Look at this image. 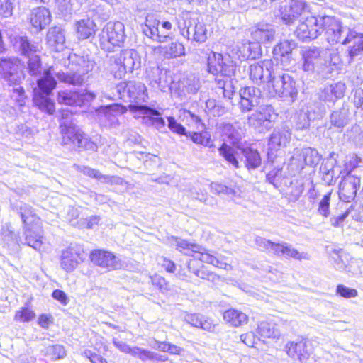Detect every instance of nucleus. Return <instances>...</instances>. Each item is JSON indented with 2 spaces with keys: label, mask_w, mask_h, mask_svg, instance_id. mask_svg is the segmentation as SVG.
Listing matches in <instances>:
<instances>
[{
  "label": "nucleus",
  "mask_w": 363,
  "mask_h": 363,
  "mask_svg": "<svg viewBox=\"0 0 363 363\" xmlns=\"http://www.w3.org/2000/svg\"><path fill=\"white\" fill-rule=\"evenodd\" d=\"M220 155L231 164L234 168L240 167V162L238 160L237 155L242 154L244 157V162L248 170L255 169L260 166L262 160L259 153L257 150L250 147H236L228 145L223 143L218 149Z\"/></svg>",
  "instance_id": "nucleus-1"
},
{
  "label": "nucleus",
  "mask_w": 363,
  "mask_h": 363,
  "mask_svg": "<svg viewBox=\"0 0 363 363\" xmlns=\"http://www.w3.org/2000/svg\"><path fill=\"white\" fill-rule=\"evenodd\" d=\"M70 69L73 73L59 72L57 79L65 83L72 85H79L83 81V75L92 71L95 67V62L89 57L80 56L76 54L69 55Z\"/></svg>",
  "instance_id": "nucleus-2"
},
{
  "label": "nucleus",
  "mask_w": 363,
  "mask_h": 363,
  "mask_svg": "<svg viewBox=\"0 0 363 363\" xmlns=\"http://www.w3.org/2000/svg\"><path fill=\"white\" fill-rule=\"evenodd\" d=\"M175 245L177 250L193 257L194 259L227 270L231 269V266L227 264L223 258L215 257L198 245L190 243L185 240L175 238Z\"/></svg>",
  "instance_id": "nucleus-3"
},
{
  "label": "nucleus",
  "mask_w": 363,
  "mask_h": 363,
  "mask_svg": "<svg viewBox=\"0 0 363 363\" xmlns=\"http://www.w3.org/2000/svg\"><path fill=\"white\" fill-rule=\"evenodd\" d=\"M302 69L305 72H322L328 66V57H336L337 55L328 54V51L317 47H305L301 51Z\"/></svg>",
  "instance_id": "nucleus-4"
},
{
  "label": "nucleus",
  "mask_w": 363,
  "mask_h": 363,
  "mask_svg": "<svg viewBox=\"0 0 363 363\" xmlns=\"http://www.w3.org/2000/svg\"><path fill=\"white\" fill-rule=\"evenodd\" d=\"M125 38V26L120 21L107 23L99 34L100 45L107 51L112 50L114 47L121 46Z\"/></svg>",
  "instance_id": "nucleus-5"
},
{
  "label": "nucleus",
  "mask_w": 363,
  "mask_h": 363,
  "mask_svg": "<svg viewBox=\"0 0 363 363\" xmlns=\"http://www.w3.org/2000/svg\"><path fill=\"white\" fill-rule=\"evenodd\" d=\"M269 93L273 96L289 98L294 101L298 94L296 82L287 73L274 76L270 80Z\"/></svg>",
  "instance_id": "nucleus-6"
},
{
  "label": "nucleus",
  "mask_w": 363,
  "mask_h": 363,
  "mask_svg": "<svg viewBox=\"0 0 363 363\" xmlns=\"http://www.w3.org/2000/svg\"><path fill=\"white\" fill-rule=\"evenodd\" d=\"M323 31L329 43L345 44L351 40L348 29L343 28L340 21L333 16H321V33Z\"/></svg>",
  "instance_id": "nucleus-7"
},
{
  "label": "nucleus",
  "mask_w": 363,
  "mask_h": 363,
  "mask_svg": "<svg viewBox=\"0 0 363 363\" xmlns=\"http://www.w3.org/2000/svg\"><path fill=\"white\" fill-rule=\"evenodd\" d=\"M140 65L138 53L133 50H123L115 59L112 72L116 78L122 79L128 72H132Z\"/></svg>",
  "instance_id": "nucleus-8"
},
{
  "label": "nucleus",
  "mask_w": 363,
  "mask_h": 363,
  "mask_svg": "<svg viewBox=\"0 0 363 363\" xmlns=\"http://www.w3.org/2000/svg\"><path fill=\"white\" fill-rule=\"evenodd\" d=\"M172 28V24L169 21H165L160 23L153 15H148L143 26V32L153 40L164 43L169 37Z\"/></svg>",
  "instance_id": "nucleus-9"
},
{
  "label": "nucleus",
  "mask_w": 363,
  "mask_h": 363,
  "mask_svg": "<svg viewBox=\"0 0 363 363\" xmlns=\"http://www.w3.org/2000/svg\"><path fill=\"white\" fill-rule=\"evenodd\" d=\"M117 89L124 101H145L148 98L146 86L140 82H123L118 85Z\"/></svg>",
  "instance_id": "nucleus-10"
},
{
  "label": "nucleus",
  "mask_w": 363,
  "mask_h": 363,
  "mask_svg": "<svg viewBox=\"0 0 363 363\" xmlns=\"http://www.w3.org/2000/svg\"><path fill=\"white\" fill-rule=\"evenodd\" d=\"M182 19L183 23L178 22V28L182 35L190 40V28L191 26H194V33L192 34L191 39L199 43H204L206 40L207 29L203 23L199 22L196 18L189 16V14L184 15Z\"/></svg>",
  "instance_id": "nucleus-11"
},
{
  "label": "nucleus",
  "mask_w": 363,
  "mask_h": 363,
  "mask_svg": "<svg viewBox=\"0 0 363 363\" xmlns=\"http://www.w3.org/2000/svg\"><path fill=\"white\" fill-rule=\"evenodd\" d=\"M307 4L303 0H288L279 8V15L284 23L291 25L307 10Z\"/></svg>",
  "instance_id": "nucleus-12"
},
{
  "label": "nucleus",
  "mask_w": 363,
  "mask_h": 363,
  "mask_svg": "<svg viewBox=\"0 0 363 363\" xmlns=\"http://www.w3.org/2000/svg\"><path fill=\"white\" fill-rule=\"evenodd\" d=\"M208 72L214 75L231 77L235 72V67L228 57L224 58L222 54L212 52L208 57Z\"/></svg>",
  "instance_id": "nucleus-13"
},
{
  "label": "nucleus",
  "mask_w": 363,
  "mask_h": 363,
  "mask_svg": "<svg viewBox=\"0 0 363 363\" xmlns=\"http://www.w3.org/2000/svg\"><path fill=\"white\" fill-rule=\"evenodd\" d=\"M321 33V16H307L301 21L295 34L302 40H313Z\"/></svg>",
  "instance_id": "nucleus-14"
},
{
  "label": "nucleus",
  "mask_w": 363,
  "mask_h": 363,
  "mask_svg": "<svg viewBox=\"0 0 363 363\" xmlns=\"http://www.w3.org/2000/svg\"><path fill=\"white\" fill-rule=\"evenodd\" d=\"M0 75L10 84H19L23 77L20 60L17 58L1 59Z\"/></svg>",
  "instance_id": "nucleus-15"
},
{
  "label": "nucleus",
  "mask_w": 363,
  "mask_h": 363,
  "mask_svg": "<svg viewBox=\"0 0 363 363\" xmlns=\"http://www.w3.org/2000/svg\"><path fill=\"white\" fill-rule=\"evenodd\" d=\"M273 66L272 60H264L250 65L248 68L250 79L257 84L266 82H270L272 78Z\"/></svg>",
  "instance_id": "nucleus-16"
},
{
  "label": "nucleus",
  "mask_w": 363,
  "mask_h": 363,
  "mask_svg": "<svg viewBox=\"0 0 363 363\" xmlns=\"http://www.w3.org/2000/svg\"><path fill=\"white\" fill-rule=\"evenodd\" d=\"M91 261L106 271L118 270L123 267V264L119 257L113 252L102 250H93L90 255Z\"/></svg>",
  "instance_id": "nucleus-17"
},
{
  "label": "nucleus",
  "mask_w": 363,
  "mask_h": 363,
  "mask_svg": "<svg viewBox=\"0 0 363 363\" xmlns=\"http://www.w3.org/2000/svg\"><path fill=\"white\" fill-rule=\"evenodd\" d=\"M291 131L288 128H281L274 130L269 141L268 160L272 163L275 153L287 146L291 140Z\"/></svg>",
  "instance_id": "nucleus-18"
},
{
  "label": "nucleus",
  "mask_w": 363,
  "mask_h": 363,
  "mask_svg": "<svg viewBox=\"0 0 363 363\" xmlns=\"http://www.w3.org/2000/svg\"><path fill=\"white\" fill-rule=\"evenodd\" d=\"M320 156L318 151L311 147L296 150L291 158L290 165L296 170L301 171L305 165H313L319 162Z\"/></svg>",
  "instance_id": "nucleus-19"
},
{
  "label": "nucleus",
  "mask_w": 363,
  "mask_h": 363,
  "mask_svg": "<svg viewBox=\"0 0 363 363\" xmlns=\"http://www.w3.org/2000/svg\"><path fill=\"white\" fill-rule=\"evenodd\" d=\"M231 55L241 60H255L260 57L261 46L255 42H239L230 50Z\"/></svg>",
  "instance_id": "nucleus-20"
},
{
  "label": "nucleus",
  "mask_w": 363,
  "mask_h": 363,
  "mask_svg": "<svg viewBox=\"0 0 363 363\" xmlns=\"http://www.w3.org/2000/svg\"><path fill=\"white\" fill-rule=\"evenodd\" d=\"M360 186V179L352 174L345 176L339 185V196L344 202H350L356 196Z\"/></svg>",
  "instance_id": "nucleus-21"
},
{
  "label": "nucleus",
  "mask_w": 363,
  "mask_h": 363,
  "mask_svg": "<svg viewBox=\"0 0 363 363\" xmlns=\"http://www.w3.org/2000/svg\"><path fill=\"white\" fill-rule=\"evenodd\" d=\"M276 30L274 26L270 23L260 22L251 29V37L256 43L260 45L272 43L275 38Z\"/></svg>",
  "instance_id": "nucleus-22"
},
{
  "label": "nucleus",
  "mask_w": 363,
  "mask_h": 363,
  "mask_svg": "<svg viewBox=\"0 0 363 363\" xmlns=\"http://www.w3.org/2000/svg\"><path fill=\"white\" fill-rule=\"evenodd\" d=\"M240 106L242 112H248L260 103L261 91L254 86H247L240 91Z\"/></svg>",
  "instance_id": "nucleus-23"
},
{
  "label": "nucleus",
  "mask_w": 363,
  "mask_h": 363,
  "mask_svg": "<svg viewBox=\"0 0 363 363\" xmlns=\"http://www.w3.org/2000/svg\"><path fill=\"white\" fill-rule=\"evenodd\" d=\"M29 21L35 31L44 29L51 21L50 11L45 7H36L31 10Z\"/></svg>",
  "instance_id": "nucleus-24"
},
{
  "label": "nucleus",
  "mask_w": 363,
  "mask_h": 363,
  "mask_svg": "<svg viewBox=\"0 0 363 363\" xmlns=\"http://www.w3.org/2000/svg\"><path fill=\"white\" fill-rule=\"evenodd\" d=\"M13 45L26 57L40 54L42 46L40 43L31 42L26 36H16L11 39Z\"/></svg>",
  "instance_id": "nucleus-25"
},
{
  "label": "nucleus",
  "mask_w": 363,
  "mask_h": 363,
  "mask_svg": "<svg viewBox=\"0 0 363 363\" xmlns=\"http://www.w3.org/2000/svg\"><path fill=\"white\" fill-rule=\"evenodd\" d=\"M296 48L294 40H284L276 45L273 49L274 57L280 60L284 66H288L291 62V52Z\"/></svg>",
  "instance_id": "nucleus-26"
},
{
  "label": "nucleus",
  "mask_w": 363,
  "mask_h": 363,
  "mask_svg": "<svg viewBox=\"0 0 363 363\" xmlns=\"http://www.w3.org/2000/svg\"><path fill=\"white\" fill-rule=\"evenodd\" d=\"M285 350L288 356L300 362L308 359L310 355L307 350V342L305 340L289 342L285 346Z\"/></svg>",
  "instance_id": "nucleus-27"
},
{
  "label": "nucleus",
  "mask_w": 363,
  "mask_h": 363,
  "mask_svg": "<svg viewBox=\"0 0 363 363\" xmlns=\"http://www.w3.org/2000/svg\"><path fill=\"white\" fill-rule=\"evenodd\" d=\"M146 74L149 84L153 89L163 92L166 91L168 87V82L166 79L165 72H163L158 66H154L147 69Z\"/></svg>",
  "instance_id": "nucleus-28"
},
{
  "label": "nucleus",
  "mask_w": 363,
  "mask_h": 363,
  "mask_svg": "<svg viewBox=\"0 0 363 363\" xmlns=\"http://www.w3.org/2000/svg\"><path fill=\"white\" fill-rule=\"evenodd\" d=\"M273 114L274 111L271 106L262 105L248 117V124L255 128H260L265 122L271 121Z\"/></svg>",
  "instance_id": "nucleus-29"
},
{
  "label": "nucleus",
  "mask_w": 363,
  "mask_h": 363,
  "mask_svg": "<svg viewBox=\"0 0 363 363\" xmlns=\"http://www.w3.org/2000/svg\"><path fill=\"white\" fill-rule=\"evenodd\" d=\"M184 321L193 327L201 328L208 332H213L216 328V324L208 318L200 313H186L183 317Z\"/></svg>",
  "instance_id": "nucleus-30"
},
{
  "label": "nucleus",
  "mask_w": 363,
  "mask_h": 363,
  "mask_svg": "<svg viewBox=\"0 0 363 363\" xmlns=\"http://www.w3.org/2000/svg\"><path fill=\"white\" fill-rule=\"evenodd\" d=\"M60 128L62 137V143L64 145H76L82 133L81 130L75 126L72 121H62Z\"/></svg>",
  "instance_id": "nucleus-31"
},
{
  "label": "nucleus",
  "mask_w": 363,
  "mask_h": 363,
  "mask_svg": "<svg viewBox=\"0 0 363 363\" xmlns=\"http://www.w3.org/2000/svg\"><path fill=\"white\" fill-rule=\"evenodd\" d=\"M26 244L35 249L40 250L43 244L42 223L25 226Z\"/></svg>",
  "instance_id": "nucleus-32"
},
{
  "label": "nucleus",
  "mask_w": 363,
  "mask_h": 363,
  "mask_svg": "<svg viewBox=\"0 0 363 363\" xmlns=\"http://www.w3.org/2000/svg\"><path fill=\"white\" fill-rule=\"evenodd\" d=\"M346 89L345 83L337 82L326 85L321 91L320 97L325 101L334 102L337 99L342 98Z\"/></svg>",
  "instance_id": "nucleus-33"
},
{
  "label": "nucleus",
  "mask_w": 363,
  "mask_h": 363,
  "mask_svg": "<svg viewBox=\"0 0 363 363\" xmlns=\"http://www.w3.org/2000/svg\"><path fill=\"white\" fill-rule=\"evenodd\" d=\"M47 43L55 51H61L65 48L64 30L60 27L50 28L46 37Z\"/></svg>",
  "instance_id": "nucleus-34"
},
{
  "label": "nucleus",
  "mask_w": 363,
  "mask_h": 363,
  "mask_svg": "<svg viewBox=\"0 0 363 363\" xmlns=\"http://www.w3.org/2000/svg\"><path fill=\"white\" fill-rule=\"evenodd\" d=\"M58 73H56L52 67L44 72L43 76L38 80V86L43 94L48 96L55 88L57 82L54 76L57 77Z\"/></svg>",
  "instance_id": "nucleus-35"
},
{
  "label": "nucleus",
  "mask_w": 363,
  "mask_h": 363,
  "mask_svg": "<svg viewBox=\"0 0 363 363\" xmlns=\"http://www.w3.org/2000/svg\"><path fill=\"white\" fill-rule=\"evenodd\" d=\"M80 255L72 249L64 250L61 255V267L67 272H72L82 262Z\"/></svg>",
  "instance_id": "nucleus-36"
},
{
  "label": "nucleus",
  "mask_w": 363,
  "mask_h": 363,
  "mask_svg": "<svg viewBox=\"0 0 363 363\" xmlns=\"http://www.w3.org/2000/svg\"><path fill=\"white\" fill-rule=\"evenodd\" d=\"M13 208L18 211L25 226L41 224L40 218L35 215L34 210L28 204L21 203Z\"/></svg>",
  "instance_id": "nucleus-37"
},
{
  "label": "nucleus",
  "mask_w": 363,
  "mask_h": 363,
  "mask_svg": "<svg viewBox=\"0 0 363 363\" xmlns=\"http://www.w3.org/2000/svg\"><path fill=\"white\" fill-rule=\"evenodd\" d=\"M76 30L79 40L91 37L96 31V25L89 18L82 19L76 23Z\"/></svg>",
  "instance_id": "nucleus-38"
},
{
  "label": "nucleus",
  "mask_w": 363,
  "mask_h": 363,
  "mask_svg": "<svg viewBox=\"0 0 363 363\" xmlns=\"http://www.w3.org/2000/svg\"><path fill=\"white\" fill-rule=\"evenodd\" d=\"M257 332L260 337L264 338L279 340L281 336V333L277 328V325L268 321L260 322L258 324Z\"/></svg>",
  "instance_id": "nucleus-39"
},
{
  "label": "nucleus",
  "mask_w": 363,
  "mask_h": 363,
  "mask_svg": "<svg viewBox=\"0 0 363 363\" xmlns=\"http://www.w3.org/2000/svg\"><path fill=\"white\" fill-rule=\"evenodd\" d=\"M224 320L233 327H239L248 321L247 315L238 310L229 309L223 313Z\"/></svg>",
  "instance_id": "nucleus-40"
},
{
  "label": "nucleus",
  "mask_w": 363,
  "mask_h": 363,
  "mask_svg": "<svg viewBox=\"0 0 363 363\" xmlns=\"http://www.w3.org/2000/svg\"><path fill=\"white\" fill-rule=\"evenodd\" d=\"M129 111L133 113L135 118H141L144 124L147 121V118L152 115H161V113L155 109L145 105L130 104L128 106Z\"/></svg>",
  "instance_id": "nucleus-41"
},
{
  "label": "nucleus",
  "mask_w": 363,
  "mask_h": 363,
  "mask_svg": "<svg viewBox=\"0 0 363 363\" xmlns=\"http://www.w3.org/2000/svg\"><path fill=\"white\" fill-rule=\"evenodd\" d=\"M158 49L160 53L167 59L179 57L185 54L184 46L179 42H172L168 45L160 46Z\"/></svg>",
  "instance_id": "nucleus-42"
},
{
  "label": "nucleus",
  "mask_w": 363,
  "mask_h": 363,
  "mask_svg": "<svg viewBox=\"0 0 363 363\" xmlns=\"http://www.w3.org/2000/svg\"><path fill=\"white\" fill-rule=\"evenodd\" d=\"M349 121V110L342 108L330 115V125L342 130Z\"/></svg>",
  "instance_id": "nucleus-43"
},
{
  "label": "nucleus",
  "mask_w": 363,
  "mask_h": 363,
  "mask_svg": "<svg viewBox=\"0 0 363 363\" xmlns=\"http://www.w3.org/2000/svg\"><path fill=\"white\" fill-rule=\"evenodd\" d=\"M57 101L59 104L68 106L80 105L82 100L79 94L76 91H61L58 93Z\"/></svg>",
  "instance_id": "nucleus-44"
},
{
  "label": "nucleus",
  "mask_w": 363,
  "mask_h": 363,
  "mask_svg": "<svg viewBox=\"0 0 363 363\" xmlns=\"http://www.w3.org/2000/svg\"><path fill=\"white\" fill-rule=\"evenodd\" d=\"M33 101L35 104L42 111L46 112L50 115L54 113L55 111V103L47 96H43L41 95L35 94Z\"/></svg>",
  "instance_id": "nucleus-45"
},
{
  "label": "nucleus",
  "mask_w": 363,
  "mask_h": 363,
  "mask_svg": "<svg viewBox=\"0 0 363 363\" xmlns=\"http://www.w3.org/2000/svg\"><path fill=\"white\" fill-rule=\"evenodd\" d=\"M183 121H184L189 126L197 130H201L204 128V125L202 123L200 118L192 113L188 110H184L182 112Z\"/></svg>",
  "instance_id": "nucleus-46"
},
{
  "label": "nucleus",
  "mask_w": 363,
  "mask_h": 363,
  "mask_svg": "<svg viewBox=\"0 0 363 363\" xmlns=\"http://www.w3.org/2000/svg\"><path fill=\"white\" fill-rule=\"evenodd\" d=\"M133 356L135 357H138L142 361L146 360H158L163 361L162 356L159 355L157 353H155L152 351L139 347L138 346H134V351Z\"/></svg>",
  "instance_id": "nucleus-47"
},
{
  "label": "nucleus",
  "mask_w": 363,
  "mask_h": 363,
  "mask_svg": "<svg viewBox=\"0 0 363 363\" xmlns=\"http://www.w3.org/2000/svg\"><path fill=\"white\" fill-rule=\"evenodd\" d=\"M45 354L53 360H57L65 358L67 351L62 345H55L48 346L45 350Z\"/></svg>",
  "instance_id": "nucleus-48"
},
{
  "label": "nucleus",
  "mask_w": 363,
  "mask_h": 363,
  "mask_svg": "<svg viewBox=\"0 0 363 363\" xmlns=\"http://www.w3.org/2000/svg\"><path fill=\"white\" fill-rule=\"evenodd\" d=\"M283 256L286 258H294L298 260L309 259L308 253L298 252L296 249L292 247V246L288 243H286Z\"/></svg>",
  "instance_id": "nucleus-49"
},
{
  "label": "nucleus",
  "mask_w": 363,
  "mask_h": 363,
  "mask_svg": "<svg viewBox=\"0 0 363 363\" xmlns=\"http://www.w3.org/2000/svg\"><path fill=\"white\" fill-rule=\"evenodd\" d=\"M35 316V312L28 307L21 308L17 311L14 320L19 322H30Z\"/></svg>",
  "instance_id": "nucleus-50"
},
{
  "label": "nucleus",
  "mask_w": 363,
  "mask_h": 363,
  "mask_svg": "<svg viewBox=\"0 0 363 363\" xmlns=\"http://www.w3.org/2000/svg\"><path fill=\"white\" fill-rule=\"evenodd\" d=\"M28 60V69L30 74L37 75L41 72V62L40 59V54L32 55L27 57Z\"/></svg>",
  "instance_id": "nucleus-51"
},
{
  "label": "nucleus",
  "mask_w": 363,
  "mask_h": 363,
  "mask_svg": "<svg viewBox=\"0 0 363 363\" xmlns=\"http://www.w3.org/2000/svg\"><path fill=\"white\" fill-rule=\"evenodd\" d=\"M101 111L105 113L107 118H111V117L115 118L118 115L123 114L125 112V108L118 104H113L101 107Z\"/></svg>",
  "instance_id": "nucleus-52"
},
{
  "label": "nucleus",
  "mask_w": 363,
  "mask_h": 363,
  "mask_svg": "<svg viewBox=\"0 0 363 363\" xmlns=\"http://www.w3.org/2000/svg\"><path fill=\"white\" fill-rule=\"evenodd\" d=\"M74 167L77 171L79 172H81L84 174L86 176H88L91 178L96 179L99 180L100 182L102 181V179L104 177V174H101L99 170L92 169L87 166H81L78 164H74Z\"/></svg>",
  "instance_id": "nucleus-53"
},
{
  "label": "nucleus",
  "mask_w": 363,
  "mask_h": 363,
  "mask_svg": "<svg viewBox=\"0 0 363 363\" xmlns=\"http://www.w3.org/2000/svg\"><path fill=\"white\" fill-rule=\"evenodd\" d=\"M330 193L326 194L318 203V213L324 218H328L330 216Z\"/></svg>",
  "instance_id": "nucleus-54"
},
{
  "label": "nucleus",
  "mask_w": 363,
  "mask_h": 363,
  "mask_svg": "<svg viewBox=\"0 0 363 363\" xmlns=\"http://www.w3.org/2000/svg\"><path fill=\"white\" fill-rule=\"evenodd\" d=\"M196 144L208 146L210 143V135L208 133L189 132L188 135Z\"/></svg>",
  "instance_id": "nucleus-55"
},
{
  "label": "nucleus",
  "mask_w": 363,
  "mask_h": 363,
  "mask_svg": "<svg viewBox=\"0 0 363 363\" xmlns=\"http://www.w3.org/2000/svg\"><path fill=\"white\" fill-rule=\"evenodd\" d=\"M211 189L216 194H224L231 196L232 198L237 196V192L235 190L228 188V186L217 182H213L211 184Z\"/></svg>",
  "instance_id": "nucleus-56"
},
{
  "label": "nucleus",
  "mask_w": 363,
  "mask_h": 363,
  "mask_svg": "<svg viewBox=\"0 0 363 363\" xmlns=\"http://www.w3.org/2000/svg\"><path fill=\"white\" fill-rule=\"evenodd\" d=\"M76 145L86 150L96 151L97 150V145L82 132Z\"/></svg>",
  "instance_id": "nucleus-57"
},
{
  "label": "nucleus",
  "mask_w": 363,
  "mask_h": 363,
  "mask_svg": "<svg viewBox=\"0 0 363 363\" xmlns=\"http://www.w3.org/2000/svg\"><path fill=\"white\" fill-rule=\"evenodd\" d=\"M362 51H363V35L354 37V45L349 51L351 60L358 56Z\"/></svg>",
  "instance_id": "nucleus-58"
},
{
  "label": "nucleus",
  "mask_w": 363,
  "mask_h": 363,
  "mask_svg": "<svg viewBox=\"0 0 363 363\" xmlns=\"http://www.w3.org/2000/svg\"><path fill=\"white\" fill-rule=\"evenodd\" d=\"M15 0H0V15L9 17L13 14Z\"/></svg>",
  "instance_id": "nucleus-59"
},
{
  "label": "nucleus",
  "mask_w": 363,
  "mask_h": 363,
  "mask_svg": "<svg viewBox=\"0 0 363 363\" xmlns=\"http://www.w3.org/2000/svg\"><path fill=\"white\" fill-rule=\"evenodd\" d=\"M150 279L152 284L157 286L161 292L165 293L170 289L169 284L162 277L159 275H154L150 277Z\"/></svg>",
  "instance_id": "nucleus-60"
},
{
  "label": "nucleus",
  "mask_w": 363,
  "mask_h": 363,
  "mask_svg": "<svg viewBox=\"0 0 363 363\" xmlns=\"http://www.w3.org/2000/svg\"><path fill=\"white\" fill-rule=\"evenodd\" d=\"M336 293L345 298H354L357 296V291L354 289H350L342 284L337 286Z\"/></svg>",
  "instance_id": "nucleus-61"
},
{
  "label": "nucleus",
  "mask_w": 363,
  "mask_h": 363,
  "mask_svg": "<svg viewBox=\"0 0 363 363\" xmlns=\"http://www.w3.org/2000/svg\"><path fill=\"white\" fill-rule=\"evenodd\" d=\"M168 127L174 133H177L181 135H188V133L186 131L185 128L181 124L177 123L176 120L173 117H168Z\"/></svg>",
  "instance_id": "nucleus-62"
},
{
  "label": "nucleus",
  "mask_w": 363,
  "mask_h": 363,
  "mask_svg": "<svg viewBox=\"0 0 363 363\" xmlns=\"http://www.w3.org/2000/svg\"><path fill=\"white\" fill-rule=\"evenodd\" d=\"M160 116V115L151 116V117L147 118V121L146 122L145 125L153 126L157 130H162L165 126V122L162 118L158 117Z\"/></svg>",
  "instance_id": "nucleus-63"
},
{
  "label": "nucleus",
  "mask_w": 363,
  "mask_h": 363,
  "mask_svg": "<svg viewBox=\"0 0 363 363\" xmlns=\"http://www.w3.org/2000/svg\"><path fill=\"white\" fill-rule=\"evenodd\" d=\"M2 235L5 241H11L18 245L21 242L19 236L16 235L13 231L11 230L9 227L8 226L4 227V228L2 229Z\"/></svg>",
  "instance_id": "nucleus-64"
}]
</instances>
